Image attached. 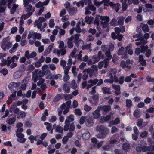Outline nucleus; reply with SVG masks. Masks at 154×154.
<instances>
[{
	"label": "nucleus",
	"mask_w": 154,
	"mask_h": 154,
	"mask_svg": "<svg viewBox=\"0 0 154 154\" xmlns=\"http://www.w3.org/2000/svg\"><path fill=\"white\" fill-rule=\"evenodd\" d=\"M92 58L94 59V63H96L100 60V58L99 57H98L96 55H94L92 57Z\"/></svg>",
	"instance_id": "obj_55"
},
{
	"label": "nucleus",
	"mask_w": 154,
	"mask_h": 154,
	"mask_svg": "<svg viewBox=\"0 0 154 154\" xmlns=\"http://www.w3.org/2000/svg\"><path fill=\"white\" fill-rule=\"evenodd\" d=\"M109 5L113 9H114L116 12H117L121 8L120 4L119 3L115 4L112 2L109 3Z\"/></svg>",
	"instance_id": "obj_8"
},
{
	"label": "nucleus",
	"mask_w": 154,
	"mask_h": 154,
	"mask_svg": "<svg viewBox=\"0 0 154 154\" xmlns=\"http://www.w3.org/2000/svg\"><path fill=\"white\" fill-rule=\"evenodd\" d=\"M129 145L127 143H125L123 144L122 148L123 150H125L126 151H128L129 149Z\"/></svg>",
	"instance_id": "obj_40"
},
{
	"label": "nucleus",
	"mask_w": 154,
	"mask_h": 154,
	"mask_svg": "<svg viewBox=\"0 0 154 154\" xmlns=\"http://www.w3.org/2000/svg\"><path fill=\"white\" fill-rule=\"evenodd\" d=\"M83 42V41L81 40L76 41V42H75V46L77 47H78L79 46L81 47L82 45Z\"/></svg>",
	"instance_id": "obj_48"
},
{
	"label": "nucleus",
	"mask_w": 154,
	"mask_h": 154,
	"mask_svg": "<svg viewBox=\"0 0 154 154\" xmlns=\"http://www.w3.org/2000/svg\"><path fill=\"white\" fill-rule=\"evenodd\" d=\"M125 18L122 16H119L117 18V20H118L117 23L119 25H123L124 23V20Z\"/></svg>",
	"instance_id": "obj_23"
},
{
	"label": "nucleus",
	"mask_w": 154,
	"mask_h": 154,
	"mask_svg": "<svg viewBox=\"0 0 154 154\" xmlns=\"http://www.w3.org/2000/svg\"><path fill=\"white\" fill-rule=\"evenodd\" d=\"M98 80L97 79H95L94 80L90 79L88 81V83H89L87 85L86 88L88 90L91 88L93 86L95 85L98 82Z\"/></svg>",
	"instance_id": "obj_7"
},
{
	"label": "nucleus",
	"mask_w": 154,
	"mask_h": 154,
	"mask_svg": "<svg viewBox=\"0 0 154 154\" xmlns=\"http://www.w3.org/2000/svg\"><path fill=\"white\" fill-rule=\"evenodd\" d=\"M18 7V5L15 4H13V6L12 8H11L10 11L12 14H14L16 11V9Z\"/></svg>",
	"instance_id": "obj_31"
},
{
	"label": "nucleus",
	"mask_w": 154,
	"mask_h": 154,
	"mask_svg": "<svg viewBox=\"0 0 154 154\" xmlns=\"http://www.w3.org/2000/svg\"><path fill=\"white\" fill-rule=\"evenodd\" d=\"M147 42V41L146 39H145L143 38H141L138 42L136 43V44L137 46H140L141 48Z\"/></svg>",
	"instance_id": "obj_12"
},
{
	"label": "nucleus",
	"mask_w": 154,
	"mask_h": 154,
	"mask_svg": "<svg viewBox=\"0 0 154 154\" xmlns=\"http://www.w3.org/2000/svg\"><path fill=\"white\" fill-rule=\"evenodd\" d=\"M61 95L60 94H58L57 95L54 99V102H57L61 99Z\"/></svg>",
	"instance_id": "obj_54"
},
{
	"label": "nucleus",
	"mask_w": 154,
	"mask_h": 154,
	"mask_svg": "<svg viewBox=\"0 0 154 154\" xmlns=\"http://www.w3.org/2000/svg\"><path fill=\"white\" fill-rule=\"evenodd\" d=\"M77 9L76 7H72L68 10V12L70 15L71 16L75 14L77 12Z\"/></svg>",
	"instance_id": "obj_14"
},
{
	"label": "nucleus",
	"mask_w": 154,
	"mask_h": 154,
	"mask_svg": "<svg viewBox=\"0 0 154 154\" xmlns=\"http://www.w3.org/2000/svg\"><path fill=\"white\" fill-rule=\"evenodd\" d=\"M11 45L12 43L10 41V37H7L3 39L1 47L4 51H5L7 49L11 48Z\"/></svg>",
	"instance_id": "obj_2"
},
{
	"label": "nucleus",
	"mask_w": 154,
	"mask_h": 154,
	"mask_svg": "<svg viewBox=\"0 0 154 154\" xmlns=\"http://www.w3.org/2000/svg\"><path fill=\"white\" fill-rule=\"evenodd\" d=\"M55 131L58 133H63V129L62 127L57 126L56 127Z\"/></svg>",
	"instance_id": "obj_38"
},
{
	"label": "nucleus",
	"mask_w": 154,
	"mask_h": 154,
	"mask_svg": "<svg viewBox=\"0 0 154 154\" xmlns=\"http://www.w3.org/2000/svg\"><path fill=\"white\" fill-rule=\"evenodd\" d=\"M19 59V57L16 55L13 56L11 58H10V61L11 62H11H14L15 61H17Z\"/></svg>",
	"instance_id": "obj_44"
},
{
	"label": "nucleus",
	"mask_w": 154,
	"mask_h": 154,
	"mask_svg": "<svg viewBox=\"0 0 154 154\" xmlns=\"http://www.w3.org/2000/svg\"><path fill=\"white\" fill-rule=\"evenodd\" d=\"M33 34L34 36L33 37V38L34 39L35 38L38 39H40L41 38V34L34 32H33Z\"/></svg>",
	"instance_id": "obj_37"
},
{
	"label": "nucleus",
	"mask_w": 154,
	"mask_h": 154,
	"mask_svg": "<svg viewBox=\"0 0 154 154\" xmlns=\"http://www.w3.org/2000/svg\"><path fill=\"white\" fill-rule=\"evenodd\" d=\"M63 89L65 91L66 93H68L69 92L70 88L69 87L68 85L67 84H64L63 86Z\"/></svg>",
	"instance_id": "obj_36"
},
{
	"label": "nucleus",
	"mask_w": 154,
	"mask_h": 154,
	"mask_svg": "<svg viewBox=\"0 0 154 154\" xmlns=\"http://www.w3.org/2000/svg\"><path fill=\"white\" fill-rule=\"evenodd\" d=\"M105 55L107 59H111L112 58V56L111 54L110 51H106L105 53Z\"/></svg>",
	"instance_id": "obj_43"
},
{
	"label": "nucleus",
	"mask_w": 154,
	"mask_h": 154,
	"mask_svg": "<svg viewBox=\"0 0 154 154\" xmlns=\"http://www.w3.org/2000/svg\"><path fill=\"white\" fill-rule=\"evenodd\" d=\"M98 99V96L97 95H94L92 96L91 98H89L88 100L93 106H95L97 104Z\"/></svg>",
	"instance_id": "obj_4"
},
{
	"label": "nucleus",
	"mask_w": 154,
	"mask_h": 154,
	"mask_svg": "<svg viewBox=\"0 0 154 154\" xmlns=\"http://www.w3.org/2000/svg\"><path fill=\"white\" fill-rule=\"evenodd\" d=\"M73 4L74 5H76L78 7L82 8L84 6V4L82 1H80L78 2L75 1L73 2Z\"/></svg>",
	"instance_id": "obj_22"
},
{
	"label": "nucleus",
	"mask_w": 154,
	"mask_h": 154,
	"mask_svg": "<svg viewBox=\"0 0 154 154\" xmlns=\"http://www.w3.org/2000/svg\"><path fill=\"white\" fill-rule=\"evenodd\" d=\"M15 121V119L14 118H12L10 119L8 122V123L9 125L13 124Z\"/></svg>",
	"instance_id": "obj_57"
},
{
	"label": "nucleus",
	"mask_w": 154,
	"mask_h": 154,
	"mask_svg": "<svg viewBox=\"0 0 154 154\" xmlns=\"http://www.w3.org/2000/svg\"><path fill=\"white\" fill-rule=\"evenodd\" d=\"M117 71L116 69H112L110 71V73L109 74V75L110 76L111 79L113 78V75L112 74H115L117 72Z\"/></svg>",
	"instance_id": "obj_32"
},
{
	"label": "nucleus",
	"mask_w": 154,
	"mask_h": 154,
	"mask_svg": "<svg viewBox=\"0 0 154 154\" xmlns=\"http://www.w3.org/2000/svg\"><path fill=\"white\" fill-rule=\"evenodd\" d=\"M96 9V8L91 4L87 6L85 8V10H90L93 11H95Z\"/></svg>",
	"instance_id": "obj_33"
},
{
	"label": "nucleus",
	"mask_w": 154,
	"mask_h": 154,
	"mask_svg": "<svg viewBox=\"0 0 154 154\" xmlns=\"http://www.w3.org/2000/svg\"><path fill=\"white\" fill-rule=\"evenodd\" d=\"M114 49V45L112 43H110L108 49V51H112Z\"/></svg>",
	"instance_id": "obj_59"
},
{
	"label": "nucleus",
	"mask_w": 154,
	"mask_h": 154,
	"mask_svg": "<svg viewBox=\"0 0 154 154\" xmlns=\"http://www.w3.org/2000/svg\"><path fill=\"white\" fill-rule=\"evenodd\" d=\"M87 118L86 116H82L79 119V123L80 124H83L85 122V121Z\"/></svg>",
	"instance_id": "obj_45"
},
{
	"label": "nucleus",
	"mask_w": 154,
	"mask_h": 154,
	"mask_svg": "<svg viewBox=\"0 0 154 154\" xmlns=\"http://www.w3.org/2000/svg\"><path fill=\"white\" fill-rule=\"evenodd\" d=\"M121 27L122 28V29H120L119 28L117 27L115 28V31L116 34H119L120 32H123L125 31V27L123 26H122Z\"/></svg>",
	"instance_id": "obj_26"
},
{
	"label": "nucleus",
	"mask_w": 154,
	"mask_h": 154,
	"mask_svg": "<svg viewBox=\"0 0 154 154\" xmlns=\"http://www.w3.org/2000/svg\"><path fill=\"white\" fill-rule=\"evenodd\" d=\"M146 79L147 81L148 82H154V78H152L150 76H147L146 77Z\"/></svg>",
	"instance_id": "obj_56"
},
{
	"label": "nucleus",
	"mask_w": 154,
	"mask_h": 154,
	"mask_svg": "<svg viewBox=\"0 0 154 154\" xmlns=\"http://www.w3.org/2000/svg\"><path fill=\"white\" fill-rule=\"evenodd\" d=\"M56 53L57 54L58 57L60 55H64L66 52V50L65 48L60 49V50H57L56 51Z\"/></svg>",
	"instance_id": "obj_13"
},
{
	"label": "nucleus",
	"mask_w": 154,
	"mask_h": 154,
	"mask_svg": "<svg viewBox=\"0 0 154 154\" xmlns=\"http://www.w3.org/2000/svg\"><path fill=\"white\" fill-rule=\"evenodd\" d=\"M32 15L31 13H27L26 14L23 15L21 17V18L26 20Z\"/></svg>",
	"instance_id": "obj_41"
},
{
	"label": "nucleus",
	"mask_w": 154,
	"mask_h": 154,
	"mask_svg": "<svg viewBox=\"0 0 154 154\" xmlns=\"http://www.w3.org/2000/svg\"><path fill=\"white\" fill-rule=\"evenodd\" d=\"M142 30L145 32L148 31L149 30L148 26L147 24L144 25L142 27Z\"/></svg>",
	"instance_id": "obj_49"
},
{
	"label": "nucleus",
	"mask_w": 154,
	"mask_h": 154,
	"mask_svg": "<svg viewBox=\"0 0 154 154\" xmlns=\"http://www.w3.org/2000/svg\"><path fill=\"white\" fill-rule=\"evenodd\" d=\"M139 61L140 63V64L143 66H146V60L144 59L143 56L142 55H140Z\"/></svg>",
	"instance_id": "obj_21"
},
{
	"label": "nucleus",
	"mask_w": 154,
	"mask_h": 154,
	"mask_svg": "<svg viewBox=\"0 0 154 154\" xmlns=\"http://www.w3.org/2000/svg\"><path fill=\"white\" fill-rule=\"evenodd\" d=\"M92 107H91L88 106L87 104L84 105V110L85 111H90Z\"/></svg>",
	"instance_id": "obj_63"
},
{
	"label": "nucleus",
	"mask_w": 154,
	"mask_h": 154,
	"mask_svg": "<svg viewBox=\"0 0 154 154\" xmlns=\"http://www.w3.org/2000/svg\"><path fill=\"white\" fill-rule=\"evenodd\" d=\"M84 71L87 72V73L89 74L90 77H92V75L94 74V69H92L91 68H88L87 69H85Z\"/></svg>",
	"instance_id": "obj_24"
},
{
	"label": "nucleus",
	"mask_w": 154,
	"mask_h": 154,
	"mask_svg": "<svg viewBox=\"0 0 154 154\" xmlns=\"http://www.w3.org/2000/svg\"><path fill=\"white\" fill-rule=\"evenodd\" d=\"M74 120V116L71 115L67 117L65 121V124H69L70 122L73 121Z\"/></svg>",
	"instance_id": "obj_17"
},
{
	"label": "nucleus",
	"mask_w": 154,
	"mask_h": 154,
	"mask_svg": "<svg viewBox=\"0 0 154 154\" xmlns=\"http://www.w3.org/2000/svg\"><path fill=\"white\" fill-rule=\"evenodd\" d=\"M26 116V113L25 112L23 111H20L17 114V118L18 119L23 118L24 117Z\"/></svg>",
	"instance_id": "obj_35"
},
{
	"label": "nucleus",
	"mask_w": 154,
	"mask_h": 154,
	"mask_svg": "<svg viewBox=\"0 0 154 154\" xmlns=\"http://www.w3.org/2000/svg\"><path fill=\"white\" fill-rule=\"evenodd\" d=\"M94 39V37L91 35H88L86 41H93Z\"/></svg>",
	"instance_id": "obj_62"
},
{
	"label": "nucleus",
	"mask_w": 154,
	"mask_h": 154,
	"mask_svg": "<svg viewBox=\"0 0 154 154\" xmlns=\"http://www.w3.org/2000/svg\"><path fill=\"white\" fill-rule=\"evenodd\" d=\"M143 120V119H139L137 120V125L139 127L141 126Z\"/></svg>",
	"instance_id": "obj_58"
},
{
	"label": "nucleus",
	"mask_w": 154,
	"mask_h": 154,
	"mask_svg": "<svg viewBox=\"0 0 154 154\" xmlns=\"http://www.w3.org/2000/svg\"><path fill=\"white\" fill-rule=\"evenodd\" d=\"M100 19L101 20V24L103 28L108 27L109 26V17L107 16L100 17Z\"/></svg>",
	"instance_id": "obj_3"
},
{
	"label": "nucleus",
	"mask_w": 154,
	"mask_h": 154,
	"mask_svg": "<svg viewBox=\"0 0 154 154\" xmlns=\"http://www.w3.org/2000/svg\"><path fill=\"white\" fill-rule=\"evenodd\" d=\"M11 64V62L10 61V57H8L7 60H6L3 58L1 60V62L0 63L1 66H2L7 65L8 66H9Z\"/></svg>",
	"instance_id": "obj_9"
},
{
	"label": "nucleus",
	"mask_w": 154,
	"mask_h": 154,
	"mask_svg": "<svg viewBox=\"0 0 154 154\" xmlns=\"http://www.w3.org/2000/svg\"><path fill=\"white\" fill-rule=\"evenodd\" d=\"M16 91H14L12 92L11 94L10 95V96L8 98V100L7 101V103L8 104L11 103L13 100L15 99L16 96Z\"/></svg>",
	"instance_id": "obj_11"
},
{
	"label": "nucleus",
	"mask_w": 154,
	"mask_h": 154,
	"mask_svg": "<svg viewBox=\"0 0 154 154\" xmlns=\"http://www.w3.org/2000/svg\"><path fill=\"white\" fill-rule=\"evenodd\" d=\"M71 88L73 89H75L77 87V85L74 80H72L71 83Z\"/></svg>",
	"instance_id": "obj_50"
},
{
	"label": "nucleus",
	"mask_w": 154,
	"mask_h": 154,
	"mask_svg": "<svg viewBox=\"0 0 154 154\" xmlns=\"http://www.w3.org/2000/svg\"><path fill=\"white\" fill-rule=\"evenodd\" d=\"M66 62L65 60H60V65L63 67V69H64V68H65V66H66Z\"/></svg>",
	"instance_id": "obj_60"
},
{
	"label": "nucleus",
	"mask_w": 154,
	"mask_h": 154,
	"mask_svg": "<svg viewBox=\"0 0 154 154\" xmlns=\"http://www.w3.org/2000/svg\"><path fill=\"white\" fill-rule=\"evenodd\" d=\"M69 70L68 67L64 68V73L65 75L63 78V80L64 81L66 82L69 79L70 77L68 75Z\"/></svg>",
	"instance_id": "obj_10"
},
{
	"label": "nucleus",
	"mask_w": 154,
	"mask_h": 154,
	"mask_svg": "<svg viewBox=\"0 0 154 154\" xmlns=\"http://www.w3.org/2000/svg\"><path fill=\"white\" fill-rule=\"evenodd\" d=\"M74 112L76 115L81 116L82 114V112L79 109H76L75 110Z\"/></svg>",
	"instance_id": "obj_61"
},
{
	"label": "nucleus",
	"mask_w": 154,
	"mask_h": 154,
	"mask_svg": "<svg viewBox=\"0 0 154 154\" xmlns=\"http://www.w3.org/2000/svg\"><path fill=\"white\" fill-rule=\"evenodd\" d=\"M81 24V21H78L76 25L75 28V30L77 33H79L81 32V29L80 27V25Z\"/></svg>",
	"instance_id": "obj_25"
},
{
	"label": "nucleus",
	"mask_w": 154,
	"mask_h": 154,
	"mask_svg": "<svg viewBox=\"0 0 154 154\" xmlns=\"http://www.w3.org/2000/svg\"><path fill=\"white\" fill-rule=\"evenodd\" d=\"M44 124L46 126V128L47 130L49 131H51L50 133L52 134L53 131L52 125L47 122H45Z\"/></svg>",
	"instance_id": "obj_20"
},
{
	"label": "nucleus",
	"mask_w": 154,
	"mask_h": 154,
	"mask_svg": "<svg viewBox=\"0 0 154 154\" xmlns=\"http://www.w3.org/2000/svg\"><path fill=\"white\" fill-rule=\"evenodd\" d=\"M101 108V106H99L97 109L92 112V115L94 118L97 119L100 116V111Z\"/></svg>",
	"instance_id": "obj_5"
},
{
	"label": "nucleus",
	"mask_w": 154,
	"mask_h": 154,
	"mask_svg": "<svg viewBox=\"0 0 154 154\" xmlns=\"http://www.w3.org/2000/svg\"><path fill=\"white\" fill-rule=\"evenodd\" d=\"M48 114L47 110L46 109L44 113L43 114L41 117L42 120L43 121H45L46 118V116H48Z\"/></svg>",
	"instance_id": "obj_42"
},
{
	"label": "nucleus",
	"mask_w": 154,
	"mask_h": 154,
	"mask_svg": "<svg viewBox=\"0 0 154 154\" xmlns=\"http://www.w3.org/2000/svg\"><path fill=\"white\" fill-rule=\"evenodd\" d=\"M0 72L4 76H5L8 73L7 69L6 68H4L0 71Z\"/></svg>",
	"instance_id": "obj_64"
},
{
	"label": "nucleus",
	"mask_w": 154,
	"mask_h": 154,
	"mask_svg": "<svg viewBox=\"0 0 154 154\" xmlns=\"http://www.w3.org/2000/svg\"><path fill=\"white\" fill-rule=\"evenodd\" d=\"M101 90L104 94H111L110 88L105 87H102L101 88Z\"/></svg>",
	"instance_id": "obj_19"
},
{
	"label": "nucleus",
	"mask_w": 154,
	"mask_h": 154,
	"mask_svg": "<svg viewBox=\"0 0 154 154\" xmlns=\"http://www.w3.org/2000/svg\"><path fill=\"white\" fill-rule=\"evenodd\" d=\"M85 21L88 24H90L92 23L93 18L91 17H86L85 18Z\"/></svg>",
	"instance_id": "obj_30"
},
{
	"label": "nucleus",
	"mask_w": 154,
	"mask_h": 154,
	"mask_svg": "<svg viewBox=\"0 0 154 154\" xmlns=\"http://www.w3.org/2000/svg\"><path fill=\"white\" fill-rule=\"evenodd\" d=\"M42 25V23L38 22L37 20H35L34 24V27L37 26L38 29H40V31H42V28L41 27Z\"/></svg>",
	"instance_id": "obj_28"
},
{
	"label": "nucleus",
	"mask_w": 154,
	"mask_h": 154,
	"mask_svg": "<svg viewBox=\"0 0 154 154\" xmlns=\"http://www.w3.org/2000/svg\"><path fill=\"white\" fill-rule=\"evenodd\" d=\"M101 110H103L104 112H109L111 109V106L109 105H105L103 106H101Z\"/></svg>",
	"instance_id": "obj_18"
},
{
	"label": "nucleus",
	"mask_w": 154,
	"mask_h": 154,
	"mask_svg": "<svg viewBox=\"0 0 154 154\" xmlns=\"http://www.w3.org/2000/svg\"><path fill=\"white\" fill-rule=\"evenodd\" d=\"M38 70H35V71L32 72V80L34 82H37V80L38 79Z\"/></svg>",
	"instance_id": "obj_15"
},
{
	"label": "nucleus",
	"mask_w": 154,
	"mask_h": 154,
	"mask_svg": "<svg viewBox=\"0 0 154 154\" xmlns=\"http://www.w3.org/2000/svg\"><path fill=\"white\" fill-rule=\"evenodd\" d=\"M24 7L25 8V12L26 13H31L32 14H33L35 10V7H33L31 4Z\"/></svg>",
	"instance_id": "obj_6"
},
{
	"label": "nucleus",
	"mask_w": 154,
	"mask_h": 154,
	"mask_svg": "<svg viewBox=\"0 0 154 154\" xmlns=\"http://www.w3.org/2000/svg\"><path fill=\"white\" fill-rule=\"evenodd\" d=\"M93 2L95 5L97 7H99L100 5L103 4V1H102L100 2H99L97 0H94L93 1Z\"/></svg>",
	"instance_id": "obj_52"
},
{
	"label": "nucleus",
	"mask_w": 154,
	"mask_h": 154,
	"mask_svg": "<svg viewBox=\"0 0 154 154\" xmlns=\"http://www.w3.org/2000/svg\"><path fill=\"white\" fill-rule=\"evenodd\" d=\"M134 116L136 117L139 118L140 117V111L138 110H135L133 113Z\"/></svg>",
	"instance_id": "obj_47"
},
{
	"label": "nucleus",
	"mask_w": 154,
	"mask_h": 154,
	"mask_svg": "<svg viewBox=\"0 0 154 154\" xmlns=\"http://www.w3.org/2000/svg\"><path fill=\"white\" fill-rule=\"evenodd\" d=\"M126 107H131L133 106V104L132 103V101L130 99L126 100Z\"/></svg>",
	"instance_id": "obj_34"
},
{
	"label": "nucleus",
	"mask_w": 154,
	"mask_h": 154,
	"mask_svg": "<svg viewBox=\"0 0 154 154\" xmlns=\"http://www.w3.org/2000/svg\"><path fill=\"white\" fill-rule=\"evenodd\" d=\"M72 63V59L71 58L69 59L68 60V62L67 63V66L65 67H68L69 68V70H70Z\"/></svg>",
	"instance_id": "obj_53"
},
{
	"label": "nucleus",
	"mask_w": 154,
	"mask_h": 154,
	"mask_svg": "<svg viewBox=\"0 0 154 154\" xmlns=\"http://www.w3.org/2000/svg\"><path fill=\"white\" fill-rule=\"evenodd\" d=\"M96 131L99 133L96 135V137L101 139H103L109 132V129L106 127L101 125H97L95 129Z\"/></svg>",
	"instance_id": "obj_1"
},
{
	"label": "nucleus",
	"mask_w": 154,
	"mask_h": 154,
	"mask_svg": "<svg viewBox=\"0 0 154 154\" xmlns=\"http://www.w3.org/2000/svg\"><path fill=\"white\" fill-rule=\"evenodd\" d=\"M85 125L88 127H90L93 125V122L90 118H87L85 122Z\"/></svg>",
	"instance_id": "obj_16"
},
{
	"label": "nucleus",
	"mask_w": 154,
	"mask_h": 154,
	"mask_svg": "<svg viewBox=\"0 0 154 154\" xmlns=\"http://www.w3.org/2000/svg\"><path fill=\"white\" fill-rule=\"evenodd\" d=\"M111 26H116L118 25L117 20L115 18L112 19L109 23Z\"/></svg>",
	"instance_id": "obj_39"
},
{
	"label": "nucleus",
	"mask_w": 154,
	"mask_h": 154,
	"mask_svg": "<svg viewBox=\"0 0 154 154\" xmlns=\"http://www.w3.org/2000/svg\"><path fill=\"white\" fill-rule=\"evenodd\" d=\"M66 31L65 30L62 29H60L59 32V36L60 37L61 36H63L65 34Z\"/></svg>",
	"instance_id": "obj_51"
},
{
	"label": "nucleus",
	"mask_w": 154,
	"mask_h": 154,
	"mask_svg": "<svg viewBox=\"0 0 154 154\" xmlns=\"http://www.w3.org/2000/svg\"><path fill=\"white\" fill-rule=\"evenodd\" d=\"M112 88L116 91H120L121 89L120 86L119 85H116L113 84L112 85Z\"/></svg>",
	"instance_id": "obj_46"
},
{
	"label": "nucleus",
	"mask_w": 154,
	"mask_h": 154,
	"mask_svg": "<svg viewBox=\"0 0 154 154\" xmlns=\"http://www.w3.org/2000/svg\"><path fill=\"white\" fill-rule=\"evenodd\" d=\"M18 46V43H16L13 46V47L11 49L9 50V52L11 53H12L15 52Z\"/></svg>",
	"instance_id": "obj_27"
},
{
	"label": "nucleus",
	"mask_w": 154,
	"mask_h": 154,
	"mask_svg": "<svg viewBox=\"0 0 154 154\" xmlns=\"http://www.w3.org/2000/svg\"><path fill=\"white\" fill-rule=\"evenodd\" d=\"M90 134L89 132L85 131L82 134V138L84 139L87 140L90 138Z\"/></svg>",
	"instance_id": "obj_29"
}]
</instances>
